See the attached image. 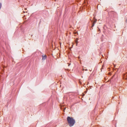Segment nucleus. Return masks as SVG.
<instances>
[{"label":"nucleus","mask_w":127,"mask_h":127,"mask_svg":"<svg viewBox=\"0 0 127 127\" xmlns=\"http://www.w3.org/2000/svg\"><path fill=\"white\" fill-rule=\"evenodd\" d=\"M94 21L93 23H94L95 24L96 22L97 21V20L96 19H95V17L94 18Z\"/></svg>","instance_id":"obj_3"},{"label":"nucleus","mask_w":127,"mask_h":127,"mask_svg":"<svg viewBox=\"0 0 127 127\" xmlns=\"http://www.w3.org/2000/svg\"><path fill=\"white\" fill-rule=\"evenodd\" d=\"M65 109H64V110H65Z\"/></svg>","instance_id":"obj_10"},{"label":"nucleus","mask_w":127,"mask_h":127,"mask_svg":"<svg viewBox=\"0 0 127 127\" xmlns=\"http://www.w3.org/2000/svg\"><path fill=\"white\" fill-rule=\"evenodd\" d=\"M42 60H45L47 58V56L46 55H43L42 56Z\"/></svg>","instance_id":"obj_2"},{"label":"nucleus","mask_w":127,"mask_h":127,"mask_svg":"<svg viewBox=\"0 0 127 127\" xmlns=\"http://www.w3.org/2000/svg\"><path fill=\"white\" fill-rule=\"evenodd\" d=\"M78 38H77L75 40V42L76 43L77 42H78Z\"/></svg>","instance_id":"obj_4"},{"label":"nucleus","mask_w":127,"mask_h":127,"mask_svg":"<svg viewBox=\"0 0 127 127\" xmlns=\"http://www.w3.org/2000/svg\"><path fill=\"white\" fill-rule=\"evenodd\" d=\"M85 71H87V70L86 69H85Z\"/></svg>","instance_id":"obj_7"},{"label":"nucleus","mask_w":127,"mask_h":127,"mask_svg":"<svg viewBox=\"0 0 127 127\" xmlns=\"http://www.w3.org/2000/svg\"><path fill=\"white\" fill-rule=\"evenodd\" d=\"M76 43V46H77V44H78V42H77Z\"/></svg>","instance_id":"obj_6"},{"label":"nucleus","mask_w":127,"mask_h":127,"mask_svg":"<svg viewBox=\"0 0 127 127\" xmlns=\"http://www.w3.org/2000/svg\"><path fill=\"white\" fill-rule=\"evenodd\" d=\"M95 24L94 23H93V24H92V27H93V26H94Z\"/></svg>","instance_id":"obj_5"},{"label":"nucleus","mask_w":127,"mask_h":127,"mask_svg":"<svg viewBox=\"0 0 127 127\" xmlns=\"http://www.w3.org/2000/svg\"><path fill=\"white\" fill-rule=\"evenodd\" d=\"M67 119L69 126L70 127L73 126L75 122V120L72 117L68 116Z\"/></svg>","instance_id":"obj_1"},{"label":"nucleus","mask_w":127,"mask_h":127,"mask_svg":"<svg viewBox=\"0 0 127 127\" xmlns=\"http://www.w3.org/2000/svg\"><path fill=\"white\" fill-rule=\"evenodd\" d=\"M83 70H84V69H83Z\"/></svg>","instance_id":"obj_9"},{"label":"nucleus","mask_w":127,"mask_h":127,"mask_svg":"<svg viewBox=\"0 0 127 127\" xmlns=\"http://www.w3.org/2000/svg\"><path fill=\"white\" fill-rule=\"evenodd\" d=\"M78 58L79 59V58H79V57H78Z\"/></svg>","instance_id":"obj_8"}]
</instances>
